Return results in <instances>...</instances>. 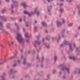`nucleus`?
Segmentation results:
<instances>
[{
  "mask_svg": "<svg viewBox=\"0 0 80 80\" xmlns=\"http://www.w3.org/2000/svg\"><path fill=\"white\" fill-rule=\"evenodd\" d=\"M15 33L16 35H17V40L20 43V42L22 41L23 43H24V39L22 38V36L20 34H18V32L17 31H15Z\"/></svg>",
  "mask_w": 80,
  "mask_h": 80,
  "instance_id": "obj_1",
  "label": "nucleus"
},
{
  "mask_svg": "<svg viewBox=\"0 0 80 80\" xmlns=\"http://www.w3.org/2000/svg\"><path fill=\"white\" fill-rule=\"evenodd\" d=\"M63 43L65 45H69L70 47V50L71 51H73V48H72V44L71 43H69V42L68 41H67L64 40L63 41Z\"/></svg>",
  "mask_w": 80,
  "mask_h": 80,
  "instance_id": "obj_2",
  "label": "nucleus"
},
{
  "mask_svg": "<svg viewBox=\"0 0 80 80\" xmlns=\"http://www.w3.org/2000/svg\"><path fill=\"white\" fill-rule=\"evenodd\" d=\"M13 69H12L10 71L11 75H10L9 77H11V78H14V75L13 74Z\"/></svg>",
  "mask_w": 80,
  "mask_h": 80,
  "instance_id": "obj_3",
  "label": "nucleus"
},
{
  "mask_svg": "<svg viewBox=\"0 0 80 80\" xmlns=\"http://www.w3.org/2000/svg\"><path fill=\"white\" fill-rule=\"evenodd\" d=\"M64 69H65L66 70L68 71V73H70V69H69V68H68L67 67H65L64 68L63 67L61 68V70H63Z\"/></svg>",
  "mask_w": 80,
  "mask_h": 80,
  "instance_id": "obj_4",
  "label": "nucleus"
},
{
  "mask_svg": "<svg viewBox=\"0 0 80 80\" xmlns=\"http://www.w3.org/2000/svg\"><path fill=\"white\" fill-rule=\"evenodd\" d=\"M12 3H14V4H16L15 5V6H16V7H18V2L15 1V0H12Z\"/></svg>",
  "mask_w": 80,
  "mask_h": 80,
  "instance_id": "obj_5",
  "label": "nucleus"
},
{
  "mask_svg": "<svg viewBox=\"0 0 80 80\" xmlns=\"http://www.w3.org/2000/svg\"><path fill=\"white\" fill-rule=\"evenodd\" d=\"M3 23L2 24V25H0L1 26H0V33H2V32H4V31L5 30L3 29L2 28L3 27Z\"/></svg>",
  "mask_w": 80,
  "mask_h": 80,
  "instance_id": "obj_6",
  "label": "nucleus"
},
{
  "mask_svg": "<svg viewBox=\"0 0 80 80\" xmlns=\"http://www.w3.org/2000/svg\"><path fill=\"white\" fill-rule=\"evenodd\" d=\"M57 27H60L62 25L61 22H59V21H57Z\"/></svg>",
  "mask_w": 80,
  "mask_h": 80,
  "instance_id": "obj_7",
  "label": "nucleus"
},
{
  "mask_svg": "<svg viewBox=\"0 0 80 80\" xmlns=\"http://www.w3.org/2000/svg\"><path fill=\"white\" fill-rule=\"evenodd\" d=\"M65 29H64L63 30L62 32V37L63 38H64L65 37L64 36V34H65Z\"/></svg>",
  "mask_w": 80,
  "mask_h": 80,
  "instance_id": "obj_8",
  "label": "nucleus"
},
{
  "mask_svg": "<svg viewBox=\"0 0 80 80\" xmlns=\"http://www.w3.org/2000/svg\"><path fill=\"white\" fill-rule=\"evenodd\" d=\"M15 25L16 27V28L18 30H18H20V26H18V25H17V23H15Z\"/></svg>",
  "mask_w": 80,
  "mask_h": 80,
  "instance_id": "obj_9",
  "label": "nucleus"
},
{
  "mask_svg": "<svg viewBox=\"0 0 80 80\" xmlns=\"http://www.w3.org/2000/svg\"><path fill=\"white\" fill-rule=\"evenodd\" d=\"M24 13L26 15H28L29 17H30V13H29V12H27L26 11H24Z\"/></svg>",
  "mask_w": 80,
  "mask_h": 80,
  "instance_id": "obj_10",
  "label": "nucleus"
},
{
  "mask_svg": "<svg viewBox=\"0 0 80 80\" xmlns=\"http://www.w3.org/2000/svg\"><path fill=\"white\" fill-rule=\"evenodd\" d=\"M42 25L43 26V27H47V23H45L44 22H42Z\"/></svg>",
  "mask_w": 80,
  "mask_h": 80,
  "instance_id": "obj_11",
  "label": "nucleus"
},
{
  "mask_svg": "<svg viewBox=\"0 0 80 80\" xmlns=\"http://www.w3.org/2000/svg\"><path fill=\"white\" fill-rule=\"evenodd\" d=\"M36 60H37L36 62H40V58H39V57H38V54L37 55Z\"/></svg>",
  "mask_w": 80,
  "mask_h": 80,
  "instance_id": "obj_12",
  "label": "nucleus"
},
{
  "mask_svg": "<svg viewBox=\"0 0 80 80\" xmlns=\"http://www.w3.org/2000/svg\"><path fill=\"white\" fill-rule=\"evenodd\" d=\"M22 6H24L23 8H27V5H25V2H24L23 3H22Z\"/></svg>",
  "mask_w": 80,
  "mask_h": 80,
  "instance_id": "obj_13",
  "label": "nucleus"
},
{
  "mask_svg": "<svg viewBox=\"0 0 80 80\" xmlns=\"http://www.w3.org/2000/svg\"><path fill=\"white\" fill-rule=\"evenodd\" d=\"M26 60H27L26 58H24V62H23V64H24V65H27V62H26Z\"/></svg>",
  "mask_w": 80,
  "mask_h": 80,
  "instance_id": "obj_14",
  "label": "nucleus"
},
{
  "mask_svg": "<svg viewBox=\"0 0 80 80\" xmlns=\"http://www.w3.org/2000/svg\"><path fill=\"white\" fill-rule=\"evenodd\" d=\"M76 58H78V60L80 59V54L79 53H78L76 56Z\"/></svg>",
  "mask_w": 80,
  "mask_h": 80,
  "instance_id": "obj_15",
  "label": "nucleus"
},
{
  "mask_svg": "<svg viewBox=\"0 0 80 80\" xmlns=\"http://www.w3.org/2000/svg\"><path fill=\"white\" fill-rule=\"evenodd\" d=\"M59 12H60L61 14H62L63 13V8H61L59 10Z\"/></svg>",
  "mask_w": 80,
  "mask_h": 80,
  "instance_id": "obj_16",
  "label": "nucleus"
},
{
  "mask_svg": "<svg viewBox=\"0 0 80 80\" xmlns=\"http://www.w3.org/2000/svg\"><path fill=\"white\" fill-rule=\"evenodd\" d=\"M35 42L36 43L38 44L39 45L41 44V42H40V41H35Z\"/></svg>",
  "mask_w": 80,
  "mask_h": 80,
  "instance_id": "obj_17",
  "label": "nucleus"
},
{
  "mask_svg": "<svg viewBox=\"0 0 80 80\" xmlns=\"http://www.w3.org/2000/svg\"><path fill=\"white\" fill-rule=\"evenodd\" d=\"M46 39L47 40L49 41L50 40V36H47L46 37Z\"/></svg>",
  "mask_w": 80,
  "mask_h": 80,
  "instance_id": "obj_18",
  "label": "nucleus"
},
{
  "mask_svg": "<svg viewBox=\"0 0 80 80\" xmlns=\"http://www.w3.org/2000/svg\"><path fill=\"white\" fill-rule=\"evenodd\" d=\"M57 60V57L56 56H54V62H55Z\"/></svg>",
  "mask_w": 80,
  "mask_h": 80,
  "instance_id": "obj_19",
  "label": "nucleus"
},
{
  "mask_svg": "<svg viewBox=\"0 0 80 80\" xmlns=\"http://www.w3.org/2000/svg\"><path fill=\"white\" fill-rule=\"evenodd\" d=\"M38 75H39V76H42L43 75V74L42 73V72H38L37 73Z\"/></svg>",
  "mask_w": 80,
  "mask_h": 80,
  "instance_id": "obj_20",
  "label": "nucleus"
},
{
  "mask_svg": "<svg viewBox=\"0 0 80 80\" xmlns=\"http://www.w3.org/2000/svg\"><path fill=\"white\" fill-rule=\"evenodd\" d=\"M44 45L45 46L46 48H47L48 49L50 48V45H47V44H44Z\"/></svg>",
  "mask_w": 80,
  "mask_h": 80,
  "instance_id": "obj_21",
  "label": "nucleus"
},
{
  "mask_svg": "<svg viewBox=\"0 0 80 80\" xmlns=\"http://www.w3.org/2000/svg\"><path fill=\"white\" fill-rule=\"evenodd\" d=\"M15 57H16V54L15 55V56H14L11 57L9 58L10 59V60H12V59H13V58H15Z\"/></svg>",
  "mask_w": 80,
  "mask_h": 80,
  "instance_id": "obj_22",
  "label": "nucleus"
},
{
  "mask_svg": "<svg viewBox=\"0 0 80 80\" xmlns=\"http://www.w3.org/2000/svg\"><path fill=\"white\" fill-rule=\"evenodd\" d=\"M69 59L71 60H75V58L73 57V58H72V57H69Z\"/></svg>",
  "mask_w": 80,
  "mask_h": 80,
  "instance_id": "obj_23",
  "label": "nucleus"
},
{
  "mask_svg": "<svg viewBox=\"0 0 80 80\" xmlns=\"http://www.w3.org/2000/svg\"><path fill=\"white\" fill-rule=\"evenodd\" d=\"M25 25H26V27H28L29 26V25H28V22H26L25 23Z\"/></svg>",
  "mask_w": 80,
  "mask_h": 80,
  "instance_id": "obj_24",
  "label": "nucleus"
},
{
  "mask_svg": "<svg viewBox=\"0 0 80 80\" xmlns=\"http://www.w3.org/2000/svg\"><path fill=\"white\" fill-rule=\"evenodd\" d=\"M48 12L49 13V15H51V12H50V9H48Z\"/></svg>",
  "mask_w": 80,
  "mask_h": 80,
  "instance_id": "obj_25",
  "label": "nucleus"
},
{
  "mask_svg": "<svg viewBox=\"0 0 80 80\" xmlns=\"http://www.w3.org/2000/svg\"><path fill=\"white\" fill-rule=\"evenodd\" d=\"M60 36H59L58 38V39L57 40V43H58V42H59V40H60Z\"/></svg>",
  "mask_w": 80,
  "mask_h": 80,
  "instance_id": "obj_26",
  "label": "nucleus"
},
{
  "mask_svg": "<svg viewBox=\"0 0 80 80\" xmlns=\"http://www.w3.org/2000/svg\"><path fill=\"white\" fill-rule=\"evenodd\" d=\"M56 72H57V71L56 70V69H54L52 71L53 74H54V73H55Z\"/></svg>",
  "mask_w": 80,
  "mask_h": 80,
  "instance_id": "obj_27",
  "label": "nucleus"
},
{
  "mask_svg": "<svg viewBox=\"0 0 80 80\" xmlns=\"http://www.w3.org/2000/svg\"><path fill=\"white\" fill-rule=\"evenodd\" d=\"M77 8H78V10H79V9H80V4H78L77 6Z\"/></svg>",
  "mask_w": 80,
  "mask_h": 80,
  "instance_id": "obj_28",
  "label": "nucleus"
},
{
  "mask_svg": "<svg viewBox=\"0 0 80 80\" xmlns=\"http://www.w3.org/2000/svg\"><path fill=\"white\" fill-rule=\"evenodd\" d=\"M11 7L12 9H13V8H15V6L13 4H11Z\"/></svg>",
  "mask_w": 80,
  "mask_h": 80,
  "instance_id": "obj_29",
  "label": "nucleus"
},
{
  "mask_svg": "<svg viewBox=\"0 0 80 80\" xmlns=\"http://www.w3.org/2000/svg\"><path fill=\"white\" fill-rule=\"evenodd\" d=\"M25 36L26 38H28V34L27 33H26L25 34Z\"/></svg>",
  "mask_w": 80,
  "mask_h": 80,
  "instance_id": "obj_30",
  "label": "nucleus"
},
{
  "mask_svg": "<svg viewBox=\"0 0 80 80\" xmlns=\"http://www.w3.org/2000/svg\"><path fill=\"white\" fill-rule=\"evenodd\" d=\"M35 13L34 12H31V13L30 14V17H31V15H33V14H35Z\"/></svg>",
  "mask_w": 80,
  "mask_h": 80,
  "instance_id": "obj_31",
  "label": "nucleus"
},
{
  "mask_svg": "<svg viewBox=\"0 0 80 80\" xmlns=\"http://www.w3.org/2000/svg\"><path fill=\"white\" fill-rule=\"evenodd\" d=\"M44 60V57H42V62L43 63V61Z\"/></svg>",
  "mask_w": 80,
  "mask_h": 80,
  "instance_id": "obj_32",
  "label": "nucleus"
},
{
  "mask_svg": "<svg viewBox=\"0 0 80 80\" xmlns=\"http://www.w3.org/2000/svg\"><path fill=\"white\" fill-rule=\"evenodd\" d=\"M6 27H7V28L8 29H10V28H11V27H10L8 25H6Z\"/></svg>",
  "mask_w": 80,
  "mask_h": 80,
  "instance_id": "obj_33",
  "label": "nucleus"
},
{
  "mask_svg": "<svg viewBox=\"0 0 80 80\" xmlns=\"http://www.w3.org/2000/svg\"><path fill=\"white\" fill-rule=\"evenodd\" d=\"M2 20H3V21H4V22H6L7 21V19L6 18H4L2 19Z\"/></svg>",
  "mask_w": 80,
  "mask_h": 80,
  "instance_id": "obj_34",
  "label": "nucleus"
},
{
  "mask_svg": "<svg viewBox=\"0 0 80 80\" xmlns=\"http://www.w3.org/2000/svg\"><path fill=\"white\" fill-rule=\"evenodd\" d=\"M73 25V23H70V24H68V25L69 27H71V26Z\"/></svg>",
  "mask_w": 80,
  "mask_h": 80,
  "instance_id": "obj_35",
  "label": "nucleus"
},
{
  "mask_svg": "<svg viewBox=\"0 0 80 80\" xmlns=\"http://www.w3.org/2000/svg\"><path fill=\"white\" fill-rule=\"evenodd\" d=\"M53 7V6L52 5H51L50 6L48 7V8H52Z\"/></svg>",
  "mask_w": 80,
  "mask_h": 80,
  "instance_id": "obj_36",
  "label": "nucleus"
},
{
  "mask_svg": "<svg viewBox=\"0 0 80 80\" xmlns=\"http://www.w3.org/2000/svg\"><path fill=\"white\" fill-rule=\"evenodd\" d=\"M5 12H6V10L5 9H4L3 10H2V13H4Z\"/></svg>",
  "mask_w": 80,
  "mask_h": 80,
  "instance_id": "obj_37",
  "label": "nucleus"
},
{
  "mask_svg": "<svg viewBox=\"0 0 80 80\" xmlns=\"http://www.w3.org/2000/svg\"><path fill=\"white\" fill-rule=\"evenodd\" d=\"M37 8H34V12L35 13H37Z\"/></svg>",
  "mask_w": 80,
  "mask_h": 80,
  "instance_id": "obj_38",
  "label": "nucleus"
},
{
  "mask_svg": "<svg viewBox=\"0 0 80 80\" xmlns=\"http://www.w3.org/2000/svg\"><path fill=\"white\" fill-rule=\"evenodd\" d=\"M36 14H37V16H38V15H40V12L39 11H38L36 13Z\"/></svg>",
  "mask_w": 80,
  "mask_h": 80,
  "instance_id": "obj_39",
  "label": "nucleus"
},
{
  "mask_svg": "<svg viewBox=\"0 0 80 80\" xmlns=\"http://www.w3.org/2000/svg\"><path fill=\"white\" fill-rule=\"evenodd\" d=\"M59 75H58V77L60 76V75H62V72H59Z\"/></svg>",
  "mask_w": 80,
  "mask_h": 80,
  "instance_id": "obj_40",
  "label": "nucleus"
},
{
  "mask_svg": "<svg viewBox=\"0 0 80 80\" xmlns=\"http://www.w3.org/2000/svg\"><path fill=\"white\" fill-rule=\"evenodd\" d=\"M32 53L33 55H34V54H35V51L34 49L33 50Z\"/></svg>",
  "mask_w": 80,
  "mask_h": 80,
  "instance_id": "obj_41",
  "label": "nucleus"
},
{
  "mask_svg": "<svg viewBox=\"0 0 80 80\" xmlns=\"http://www.w3.org/2000/svg\"><path fill=\"white\" fill-rule=\"evenodd\" d=\"M41 67L42 68H43V63H41Z\"/></svg>",
  "mask_w": 80,
  "mask_h": 80,
  "instance_id": "obj_42",
  "label": "nucleus"
},
{
  "mask_svg": "<svg viewBox=\"0 0 80 80\" xmlns=\"http://www.w3.org/2000/svg\"><path fill=\"white\" fill-rule=\"evenodd\" d=\"M40 36L39 35H38V37H37V39L38 40H39V39H40Z\"/></svg>",
  "mask_w": 80,
  "mask_h": 80,
  "instance_id": "obj_43",
  "label": "nucleus"
},
{
  "mask_svg": "<svg viewBox=\"0 0 80 80\" xmlns=\"http://www.w3.org/2000/svg\"><path fill=\"white\" fill-rule=\"evenodd\" d=\"M34 47L35 48H37V45H36V43H33Z\"/></svg>",
  "mask_w": 80,
  "mask_h": 80,
  "instance_id": "obj_44",
  "label": "nucleus"
},
{
  "mask_svg": "<svg viewBox=\"0 0 80 80\" xmlns=\"http://www.w3.org/2000/svg\"><path fill=\"white\" fill-rule=\"evenodd\" d=\"M17 73V71L16 70H15L13 72L12 74L13 75V74H14V73Z\"/></svg>",
  "mask_w": 80,
  "mask_h": 80,
  "instance_id": "obj_45",
  "label": "nucleus"
},
{
  "mask_svg": "<svg viewBox=\"0 0 80 80\" xmlns=\"http://www.w3.org/2000/svg\"><path fill=\"white\" fill-rule=\"evenodd\" d=\"M17 62L19 64H20V61L19 59H18L17 61Z\"/></svg>",
  "mask_w": 80,
  "mask_h": 80,
  "instance_id": "obj_46",
  "label": "nucleus"
},
{
  "mask_svg": "<svg viewBox=\"0 0 80 80\" xmlns=\"http://www.w3.org/2000/svg\"><path fill=\"white\" fill-rule=\"evenodd\" d=\"M32 63H28L27 64V66H30Z\"/></svg>",
  "mask_w": 80,
  "mask_h": 80,
  "instance_id": "obj_47",
  "label": "nucleus"
},
{
  "mask_svg": "<svg viewBox=\"0 0 80 80\" xmlns=\"http://www.w3.org/2000/svg\"><path fill=\"white\" fill-rule=\"evenodd\" d=\"M3 23V22H0V25H1V26H2V24Z\"/></svg>",
  "mask_w": 80,
  "mask_h": 80,
  "instance_id": "obj_48",
  "label": "nucleus"
},
{
  "mask_svg": "<svg viewBox=\"0 0 80 80\" xmlns=\"http://www.w3.org/2000/svg\"><path fill=\"white\" fill-rule=\"evenodd\" d=\"M78 70L79 72H78V73H80V68L78 69Z\"/></svg>",
  "mask_w": 80,
  "mask_h": 80,
  "instance_id": "obj_49",
  "label": "nucleus"
},
{
  "mask_svg": "<svg viewBox=\"0 0 80 80\" xmlns=\"http://www.w3.org/2000/svg\"><path fill=\"white\" fill-rule=\"evenodd\" d=\"M37 27H35L34 28V30H37Z\"/></svg>",
  "mask_w": 80,
  "mask_h": 80,
  "instance_id": "obj_50",
  "label": "nucleus"
},
{
  "mask_svg": "<svg viewBox=\"0 0 80 80\" xmlns=\"http://www.w3.org/2000/svg\"><path fill=\"white\" fill-rule=\"evenodd\" d=\"M63 45H64V44H61L60 45L61 47H63Z\"/></svg>",
  "mask_w": 80,
  "mask_h": 80,
  "instance_id": "obj_51",
  "label": "nucleus"
},
{
  "mask_svg": "<svg viewBox=\"0 0 80 80\" xmlns=\"http://www.w3.org/2000/svg\"><path fill=\"white\" fill-rule=\"evenodd\" d=\"M0 18H1V20H2V19H3V16H0Z\"/></svg>",
  "mask_w": 80,
  "mask_h": 80,
  "instance_id": "obj_52",
  "label": "nucleus"
},
{
  "mask_svg": "<svg viewBox=\"0 0 80 80\" xmlns=\"http://www.w3.org/2000/svg\"><path fill=\"white\" fill-rule=\"evenodd\" d=\"M13 66L14 67H16L17 66V64H14L13 65Z\"/></svg>",
  "mask_w": 80,
  "mask_h": 80,
  "instance_id": "obj_53",
  "label": "nucleus"
},
{
  "mask_svg": "<svg viewBox=\"0 0 80 80\" xmlns=\"http://www.w3.org/2000/svg\"><path fill=\"white\" fill-rule=\"evenodd\" d=\"M11 19L12 20H15V19L14 18H12V17H11Z\"/></svg>",
  "mask_w": 80,
  "mask_h": 80,
  "instance_id": "obj_54",
  "label": "nucleus"
},
{
  "mask_svg": "<svg viewBox=\"0 0 80 80\" xmlns=\"http://www.w3.org/2000/svg\"><path fill=\"white\" fill-rule=\"evenodd\" d=\"M8 46H9V47H10V46H11V45H10V42H8Z\"/></svg>",
  "mask_w": 80,
  "mask_h": 80,
  "instance_id": "obj_55",
  "label": "nucleus"
},
{
  "mask_svg": "<svg viewBox=\"0 0 80 80\" xmlns=\"http://www.w3.org/2000/svg\"><path fill=\"white\" fill-rule=\"evenodd\" d=\"M50 74H48L47 76V77L48 78H50Z\"/></svg>",
  "mask_w": 80,
  "mask_h": 80,
  "instance_id": "obj_56",
  "label": "nucleus"
},
{
  "mask_svg": "<svg viewBox=\"0 0 80 80\" xmlns=\"http://www.w3.org/2000/svg\"><path fill=\"white\" fill-rule=\"evenodd\" d=\"M26 42L27 43H29V42H30V41H29V40L28 39H27L26 40Z\"/></svg>",
  "mask_w": 80,
  "mask_h": 80,
  "instance_id": "obj_57",
  "label": "nucleus"
},
{
  "mask_svg": "<svg viewBox=\"0 0 80 80\" xmlns=\"http://www.w3.org/2000/svg\"><path fill=\"white\" fill-rule=\"evenodd\" d=\"M26 18V17L25 16L24 17V22H26V20H25Z\"/></svg>",
  "mask_w": 80,
  "mask_h": 80,
  "instance_id": "obj_58",
  "label": "nucleus"
},
{
  "mask_svg": "<svg viewBox=\"0 0 80 80\" xmlns=\"http://www.w3.org/2000/svg\"><path fill=\"white\" fill-rule=\"evenodd\" d=\"M65 22V20H64V19H63L62 23H64Z\"/></svg>",
  "mask_w": 80,
  "mask_h": 80,
  "instance_id": "obj_59",
  "label": "nucleus"
},
{
  "mask_svg": "<svg viewBox=\"0 0 80 80\" xmlns=\"http://www.w3.org/2000/svg\"><path fill=\"white\" fill-rule=\"evenodd\" d=\"M20 52H21V53H22V52H23V49H22V50H20Z\"/></svg>",
  "mask_w": 80,
  "mask_h": 80,
  "instance_id": "obj_60",
  "label": "nucleus"
},
{
  "mask_svg": "<svg viewBox=\"0 0 80 80\" xmlns=\"http://www.w3.org/2000/svg\"><path fill=\"white\" fill-rule=\"evenodd\" d=\"M24 55L25 56H27V53L26 52H25L24 53Z\"/></svg>",
  "mask_w": 80,
  "mask_h": 80,
  "instance_id": "obj_61",
  "label": "nucleus"
},
{
  "mask_svg": "<svg viewBox=\"0 0 80 80\" xmlns=\"http://www.w3.org/2000/svg\"><path fill=\"white\" fill-rule=\"evenodd\" d=\"M73 45L74 46V48H75V43H74L73 44Z\"/></svg>",
  "mask_w": 80,
  "mask_h": 80,
  "instance_id": "obj_62",
  "label": "nucleus"
},
{
  "mask_svg": "<svg viewBox=\"0 0 80 80\" xmlns=\"http://www.w3.org/2000/svg\"><path fill=\"white\" fill-rule=\"evenodd\" d=\"M27 77H29V75H27L25 76V78H27Z\"/></svg>",
  "mask_w": 80,
  "mask_h": 80,
  "instance_id": "obj_63",
  "label": "nucleus"
},
{
  "mask_svg": "<svg viewBox=\"0 0 80 80\" xmlns=\"http://www.w3.org/2000/svg\"><path fill=\"white\" fill-rule=\"evenodd\" d=\"M78 13H79V14H80V9H79L78 10Z\"/></svg>",
  "mask_w": 80,
  "mask_h": 80,
  "instance_id": "obj_64",
  "label": "nucleus"
}]
</instances>
